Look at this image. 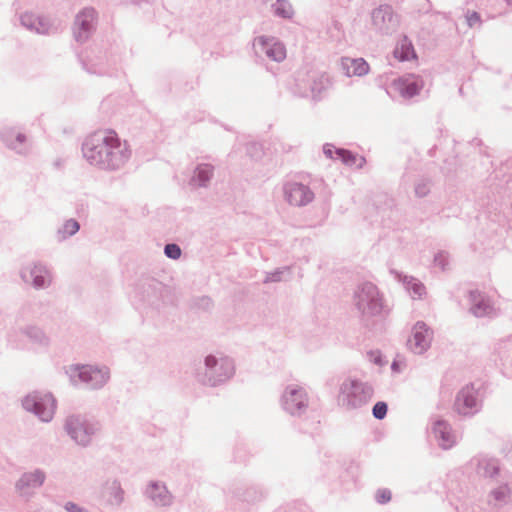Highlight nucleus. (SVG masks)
<instances>
[{"mask_svg": "<svg viewBox=\"0 0 512 512\" xmlns=\"http://www.w3.org/2000/svg\"><path fill=\"white\" fill-rule=\"evenodd\" d=\"M121 141L113 130H99L89 135L83 144V155L93 165L116 168L128 155L120 151Z\"/></svg>", "mask_w": 512, "mask_h": 512, "instance_id": "obj_1", "label": "nucleus"}, {"mask_svg": "<svg viewBox=\"0 0 512 512\" xmlns=\"http://www.w3.org/2000/svg\"><path fill=\"white\" fill-rule=\"evenodd\" d=\"M23 405L26 410L33 411L43 421L51 420L56 408L51 394H30L24 399Z\"/></svg>", "mask_w": 512, "mask_h": 512, "instance_id": "obj_2", "label": "nucleus"}, {"mask_svg": "<svg viewBox=\"0 0 512 512\" xmlns=\"http://www.w3.org/2000/svg\"><path fill=\"white\" fill-rule=\"evenodd\" d=\"M70 377L74 381L89 384L92 388L101 387L108 380V372L92 366H72L69 369Z\"/></svg>", "mask_w": 512, "mask_h": 512, "instance_id": "obj_3", "label": "nucleus"}, {"mask_svg": "<svg viewBox=\"0 0 512 512\" xmlns=\"http://www.w3.org/2000/svg\"><path fill=\"white\" fill-rule=\"evenodd\" d=\"M358 306L363 313L376 315L382 310V299L377 288L371 284H364L358 292Z\"/></svg>", "mask_w": 512, "mask_h": 512, "instance_id": "obj_4", "label": "nucleus"}, {"mask_svg": "<svg viewBox=\"0 0 512 512\" xmlns=\"http://www.w3.org/2000/svg\"><path fill=\"white\" fill-rule=\"evenodd\" d=\"M68 433L79 444L90 443L98 431L97 425L79 417H71L67 423Z\"/></svg>", "mask_w": 512, "mask_h": 512, "instance_id": "obj_5", "label": "nucleus"}, {"mask_svg": "<svg viewBox=\"0 0 512 512\" xmlns=\"http://www.w3.org/2000/svg\"><path fill=\"white\" fill-rule=\"evenodd\" d=\"M477 405V393L472 386L463 387L457 394L453 409L459 415L467 416L473 413Z\"/></svg>", "mask_w": 512, "mask_h": 512, "instance_id": "obj_6", "label": "nucleus"}, {"mask_svg": "<svg viewBox=\"0 0 512 512\" xmlns=\"http://www.w3.org/2000/svg\"><path fill=\"white\" fill-rule=\"evenodd\" d=\"M96 12L93 9H84L75 20L74 34L78 41L86 40L94 28Z\"/></svg>", "mask_w": 512, "mask_h": 512, "instance_id": "obj_7", "label": "nucleus"}, {"mask_svg": "<svg viewBox=\"0 0 512 512\" xmlns=\"http://www.w3.org/2000/svg\"><path fill=\"white\" fill-rule=\"evenodd\" d=\"M285 194L289 203L295 206L305 205L313 199V193L308 187L299 183L289 184Z\"/></svg>", "mask_w": 512, "mask_h": 512, "instance_id": "obj_8", "label": "nucleus"}, {"mask_svg": "<svg viewBox=\"0 0 512 512\" xmlns=\"http://www.w3.org/2000/svg\"><path fill=\"white\" fill-rule=\"evenodd\" d=\"M430 343V331L424 323H417L413 328L412 337L409 340L410 348L415 353H422Z\"/></svg>", "mask_w": 512, "mask_h": 512, "instance_id": "obj_9", "label": "nucleus"}, {"mask_svg": "<svg viewBox=\"0 0 512 512\" xmlns=\"http://www.w3.org/2000/svg\"><path fill=\"white\" fill-rule=\"evenodd\" d=\"M396 20L394 11L389 5H380L372 12V22L378 29L389 28Z\"/></svg>", "mask_w": 512, "mask_h": 512, "instance_id": "obj_10", "label": "nucleus"}, {"mask_svg": "<svg viewBox=\"0 0 512 512\" xmlns=\"http://www.w3.org/2000/svg\"><path fill=\"white\" fill-rule=\"evenodd\" d=\"M341 66L348 77L363 76L369 72V65L362 58H343L341 60Z\"/></svg>", "mask_w": 512, "mask_h": 512, "instance_id": "obj_11", "label": "nucleus"}, {"mask_svg": "<svg viewBox=\"0 0 512 512\" xmlns=\"http://www.w3.org/2000/svg\"><path fill=\"white\" fill-rule=\"evenodd\" d=\"M44 474L39 471L24 474L17 483L20 493L26 494L31 489L41 486L44 482Z\"/></svg>", "mask_w": 512, "mask_h": 512, "instance_id": "obj_12", "label": "nucleus"}, {"mask_svg": "<svg viewBox=\"0 0 512 512\" xmlns=\"http://www.w3.org/2000/svg\"><path fill=\"white\" fill-rule=\"evenodd\" d=\"M286 409L290 413H296L306 405V395L301 389L292 388L286 392Z\"/></svg>", "mask_w": 512, "mask_h": 512, "instance_id": "obj_13", "label": "nucleus"}, {"mask_svg": "<svg viewBox=\"0 0 512 512\" xmlns=\"http://www.w3.org/2000/svg\"><path fill=\"white\" fill-rule=\"evenodd\" d=\"M470 297L472 299L473 305L471 307L472 313L477 316H485L489 315L493 312V306L491 303L487 300H485L481 293L478 291H472L470 293Z\"/></svg>", "mask_w": 512, "mask_h": 512, "instance_id": "obj_14", "label": "nucleus"}, {"mask_svg": "<svg viewBox=\"0 0 512 512\" xmlns=\"http://www.w3.org/2000/svg\"><path fill=\"white\" fill-rule=\"evenodd\" d=\"M23 278L26 281L32 280L35 287H43L49 281V275L46 269L42 266L35 265L29 270L25 271Z\"/></svg>", "mask_w": 512, "mask_h": 512, "instance_id": "obj_15", "label": "nucleus"}, {"mask_svg": "<svg viewBox=\"0 0 512 512\" xmlns=\"http://www.w3.org/2000/svg\"><path fill=\"white\" fill-rule=\"evenodd\" d=\"M395 85L397 86L400 94L404 97H413L423 86L421 81L411 78L400 79L395 82Z\"/></svg>", "mask_w": 512, "mask_h": 512, "instance_id": "obj_16", "label": "nucleus"}, {"mask_svg": "<svg viewBox=\"0 0 512 512\" xmlns=\"http://www.w3.org/2000/svg\"><path fill=\"white\" fill-rule=\"evenodd\" d=\"M394 56L400 61H406L416 57L412 43L406 37L403 38L395 48Z\"/></svg>", "mask_w": 512, "mask_h": 512, "instance_id": "obj_17", "label": "nucleus"}, {"mask_svg": "<svg viewBox=\"0 0 512 512\" xmlns=\"http://www.w3.org/2000/svg\"><path fill=\"white\" fill-rule=\"evenodd\" d=\"M435 433L440 438L441 442L440 445L444 448H450L453 443V435L451 433V430L449 426L445 422H438L435 426Z\"/></svg>", "mask_w": 512, "mask_h": 512, "instance_id": "obj_18", "label": "nucleus"}, {"mask_svg": "<svg viewBox=\"0 0 512 512\" xmlns=\"http://www.w3.org/2000/svg\"><path fill=\"white\" fill-rule=\"evenodd\" d=\"M364 392V388L361 384L358 383H345L342 388L343 396L347 397V401L349 404L355 406L357 405L356 397Z\"/></svg>", "mask_w": 512, "mask_h": 512, "instance_id": "obj_19", "label": "nucleus"}, {"mask_svg": "<svg viewBox=\"0 0 512 512\" xmlns=\"http://www.w3.org/2000/svg\"><path fill=\"white\" fill-rule=\"evenodd\" d=\"M104 497L111 505L119 504L123 500V490L118 483L113 482L105 488Z\"/></svg>", "mask_w": 512, "mask_h": 512, "instance_id": "obj_20", "label": "nucleus"}, {"mask_svg": "<svg viewBox=\"0 0 512 512\" xmlns=\"http://www.w3.org/2000/svg\"><path fill=\"white\" fill-rule=\"evenodd\" d=\"M337 154L345 164L350 166L362 167L365 163L364 158L353 155L349 151L339 150Z\"/></svg>", "mask_w": 512, "mask_h": 512, "instance_id": "obj_21", "label": "nucleus"}, {"mask_svg": "<svg viewBox=\"0 0 512 512\" xmlns=\"http://www.w3.org/2000/svg\"><path fill=\"white\" fill-rule=\"evenodd\" d=\"M267 56L275 61H282L286 57V50L280 43H274L268 50Z\"/></svg>", "mask_w": 512, "mask_h": 512, "instance_id": "obj_22", "label": "nucleus"}, {"mask_svg": "<svg viewBox=\"0 0 512 512\" xmlns=\"http://www.w3.org/2000/svg\"><path fill=\"white\" fill-rule=\"evenodd\" d=\"M275 13L283 18H290L293 15V9L286 0H278L275 4Z\"/></svg>", "mask_w": 512, "mask_h": 512, "instance_id": "obj_23", "label": "nucleus"}, {"mask_svg": "<svg viewBox=\"0 0 512 512\" xmlns=\"http://www.w3.org/2000/svg\"><path fill=\"white\" fill-rule=\"evenodd\" d=\"M79 230V224L76 220L69 219L64 224L59 233L62 238L74 235Z\"/></svg>", "mask_w": 512, "mask_h": 512, "instance_id": "obj_24", "label": "nucleus"}, {"mask_svg": "<svg viewBox=\"0 0 512 512\" xmlns=\"http://www.w3.org/2000/svg\"><path fill=\"white\" fill-rule=\"evenodd\" d=\"M5 140L12 148H16L15 141L22 144L26 140V136L20 132L10 131L5 135Z\"/></svg>", "mask_w": 512, "mask_h": 512, "instance_id": "obj_25", "label": "nucleus"}, {"mask_svg": "<svg viewBox=\"0 0 512 512\" xmlns=\"http://www.w3.org/2000/svg\"><path fill=\"white\" fill-rule=\"evenodd\" d=\"M213 169L210 165H201L197 169V178L200 184H204L212 176Z\"/></svg>", "mask_w": 512, "mask_h": 512, "instance_id": "obj_26", "label": "nucleus"}, {"mask_svg": "<svg viewBox=\"0 0 512 512\" xmlns=\"http://www.w3.org/2000/svg\"><path fill=\"white\" fill-rule=\"evenodd\" d=\"M387 413V404L385 402H377L373 407V415L377 419H383Z\"/></svg>", "mask_w": 512, "mask_h": 512, "instance_id": "obj_27", "label": "nucleus"}, {"mask_svg": "<svg viewBox=\"0 0 512 512\" xmlns=\"http://www.w3.org/2000/svg\"><path fill=\"white\" fill-rule=\"evenodd\" d=\"M409 289L411 290L414 298H420L425 293V287L423 284L416 281L409 283Z\"/></svg>", "mask_w": 512, "mask_h": 512, "instance_id": "obj_28", "label": "nucleus"}, {"mask_svg": "<svg viewBox=\"0 0 512 512\" xmlns=\"http://www.w3.org/2000/svg\"><path fill=\"white\" fill-rule=\"evenodd\" d=\"M165 254L172 259H178L181 255V250L176 244H168L165 247Z\"/></svg>", "mask_w": 512, "mask_h": 512, "instance_id": "obj_29", "label": "nucleus"}, {"mask_svg": "<svg viewBox=\"0 0 512 512\" xmlns=\"http://www.w3.org/2000/svg\"><path fill=\"white\" fill-rule=\"evenodd\" d=\"M376 500L380 504L387 503L391 500V492L387 489L379 490L376 493Z\"/></svg>", "mask_w": 512, "mask_h": 512, "instance_id": "obj_30", "label": "nucleus"}, {"mask_svg": "<svg viewBox=\"0 0 512 512\" xmlns=\"http://www.w3.org/2000/svg\"><path fill=\"white\" fill-rule=\"evenodd\" d=\"M510 495V489L507 486L499 487L495 492L494 496L496 500H504Z\"/></svg>", "mask_w": 512, "mask_h": 512, "instance_id": "obj_31", "label": "nucleus"}, {"mask_svg": "<svg viewBox=\"0 0 512 512\" xmlns=\"http://www.w3.org/2000/svg\"><path fill=\"white\" fill-rule=\"evenodd\" d=\"M467 22L470 27L480 23V16L477 12H472L467 16Z\"/></svg>", "mask_w": 512, "mask_h": 512, "instance_id": "obj_32", "label": "nucleus"}, {"mask_svg": "<svg viewBox=\"0 0 512 512\" xmlns=\"http://www.w3.org/2000/svg\"><path fill=\"white\" fill-rule=\"evenodd\" d=\"M65 509L68 511V512H88L86 509L80 507L79 505L73 503V502H68L66 505H65Z\"/></svg>", "mask_w": 512, "mask_h": 512, "instance_id": "obj_33", "label": "nucleus"}, {"mask_svg": "<svg viewBox=\"0 0 512 512\" xmlns=\"http://www.w3.org/2000/svg\"><path fill=\"white\" fill-rule=\"evenodd\" d=\"M205 362L207 366L213 367L216 364L217 360L213 356H208Z\"/></svg>", "mask_w": 512, "mask_h": 512, "instance_id": "obj_34", "label": "nucleus"}, {"mask_svg": "<svg viewBox=\"0 0 512 512\" xmlns=\"http://www.w3.org/2000/svg\"><path fill=\"white\" fill-rule=\"evenodd\" d=\"M29 18H30V17H29L28 15H25V16H23V17H22V21H23V23H24L25 25H27V24H28V22H29Z\"/></svg>", "mask_w": 512, "mask_h": 512, "instance_id": "obj_35", "label": "nucleus"}, {"mask_svg": "<svg viewBox=\"0 0 512 512\" xmlns=\"http://www.w3.org/2000/svg\"><path fill=\"white\" fill-rule=\"evenodd\" d=\"M39 24L41 25V27H36L37 30L41 31V32H45L46 31V28L43 27L41 21L39 20Z\"/></svg>", "mask_w": 512, "mask_h": 512, "instance_id": "obj_36", "label": "nucleus"}]
</instances>
